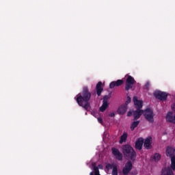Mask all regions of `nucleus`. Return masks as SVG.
<instances>
[{
    "label": "nucleus",
    "instance_id": "obj_4",
    "mask_svg": "<svg viewBox=\"0 0 175 175\" xmlns=\"http://www.w3.org/2000/svg\"><path fill=\"white\" fill-rule=\"evenodd\" d=\"M167 157L171 158V168L175 172V149L173 147L167 146L165 150Z\"/></svg>",
    "mask_w": 175,
    "mask_h": 175
},
{
    "label": "nucleus",
    "instance_id": "obj_1",
    "mask_svg": "<svg viewBox=\"0 0 175 175\" xmlns=\"http://www.w3.org/2000/svg\"><path fill=\"white\" fill-rule=\"evenodd\" d=\"M133 100L137 109V111L133 112L135 120L140 118V116L144 114L145 118H146L149 122H152L154 121V113H152V110L147 109L145 111H143V110H140V109L143 107V101L142 100L137 99V97L136 96L133 98Z\"/></svg>",
    "mask_w": 175,
    "mask_h": 175
},
{
    "label": "nucleus",
    "instance_id": "obj_3",
    "mask_svg": "<svg viewBox=\"0 0 175 175\" xmlns=\"http://www.w3.org/2000/svg\"><path fill=\"white\" fill-rule=\"evenodd\" d=\"M122 151L124 155L127 158H130L131 161H135V158H136V152L131 146L126 145L123 146Z\"/></svg>",
    "mask_w": 175,
    "mask_h": 175
},
{
    "label": "nucleus",
    "instance_id": "obj_8",
    "mask_svg": "<svg viewBox=\"0 0 175 175\" xmlns=\"http://www.w3.org/2000/svg\"><path fill=\"white\" fill-rule=\"evenodd\" d=\"M154 96L157 98V99H160V100H165L166 98H167V94L165 92L157 90L154 92Z\"/></svg>",
    "mask_w": 175,
    "mask_h": 175
},
{
    "label": "nucleus",
    "instance_id": "obj_9",
    "mask_svg": "<svg viewBox=\"0 0 175 175\" xmlns=\"http://www.w3.org/2000/svg\"><path fill=\"white\" fill-rule=\"evenodd\" d=\"M109 105H110L109 103V96H105L103 98V105L100 107V111H105V110L109 107Z\"/></svg>",
    "mask_w": 175,
    "mask_h": 175
},
{
    "label": "nucleus",
    "instance_id": "obj_15",
    "mask_svg": "<svg viewBox=\"0 0 175 175\" xmlns=\"http://www.w3.org/2000/svg\"><path fill=\"white\" fill-rule=\"evenodd\" d=\"M93 170H94V175H100L99 174V169L103 170V165L102 164L98 165V167L96 166V163H94L92 165Z\"/></svg>",
    "mask_w": 175,
    "mask_h": 175
},
{
    "label": "nucleus",
    "instance_id": "obj_2",
    "mask_svg": "<svg viewBox=\"0 0 175 175\" xmlns=\"http://www.w3.org/2000/svg\"><path fill=\"white\" fill-rule=\"evenodd\" d=\"M90 98H91V94L88 92V88H84L83 93L77 96V102L79 106H82L85 110H88L90 109V103H88Z\"/></svg>",
    "mask_w": 175,
    "mask_h": 175
},
{
    "label": "nucleus",
    "instance_id": "obj_22",
    "mask_svg": "<svg viewBox=\"0 0 175 175\" xmlns=\"http://www.w3.org/2000/svg\"><path fill=\"white\" fill-rule=\"evenodd\" d=\"M131 103V97L127 96L126 98V103L124 105H126V106H128V104Z\"/></svg>",
    "mask_w": 175,
    "mask_h": 175
},
{
    "label": "nucleus",
    "instance_id": "obj_23",
    "mask_svg": "<svg viewBox=\"0 0 175 175\" xmlns=\"http://www.w3.org/2000/svg\"><path fill=\"white\" fill-rule=\"evenodd\" d=\"M97 120L100 124H103V119L102 118H98Z\"/></svg>",
    "mask_w": 175,
    "mask_h": 175
},
{
    "label": "nucleus",
    "instance_id": "obj_11",
    "mask_svg": "<svg viewBox=\"0 0 175 175\" xmlns=\"http://www.w3.org/2000/svg\"><path fill=\"white\" fill-rule=\"evenodd\" d=\"M152 144V138L151 137H148L144 141V147L146 148V150H150L151 148Z\"/></svg>",
    "mask_w": 175,
    "mask_h": 175
},
{
    "label": "nucleus",
    "instance_id": "obj_5",
    "mask_svg": "<svg viewBox=\"0 0 175 175\" xmlns=\"http://www.w3.org/2000/svg\"><path fill=\"white\" fill-rule=\"evenodd\" d=\"M172 111L168 112L166 116V120L175 124V104L172 106Z\"/></svg>",
    "mask_w": 175,
    "mask_h": 175
},
{
    "label": "nucleus",
    "instance_id": "obj_26",
    "mask_svg": "<svg viewBox=\"0 0 175 175\" xmlns=\"http://www.w3.org/2000/svg\"><path fill=\"white\" fill-rule=\"evenodd\" d=\"M90 175H94V172H91Z\"/></svg>",
    "mask_w": 175,
    "mask_h": 175
},
{
    "label": "nucleus",
    "instance_id": "obj_21",
    "mask_svg": "<svg viewBox=\"0 0 175 175\" xmlns=\"http://www.w3.org/2000/svg\"><path fill=\"white\" fill-rule=\"evenodd\" d=\"M139 121H135L131 124V131H133L135 128H136V126L139 125Z\"/></svg>",
    "mask_w": 175,
    "mask_h": 175
},
{
    "label": "nucleus",
    "instance_id": "obj_18",
    "mask_svg": "<svg viewBox=\"0 0 175 175\" xmlns=\"http://www.w3.org/2000/svg\"><path fill=\"white\" fill-rule=\"evenodd\" d=\"M161 175H174V174H173L172 169L167 167L163 170Z\"/></svg>",
    "mask_w": 175,
    "mask_h": 175
},
{
    "label": "nucleus",
    "instance_id": "obj_10",
    "mask_svg": "<svg viewBox=\"0 0 175 175\" xmlns=\"http://www.w3.org/2000/svg\"><path fill=\"white\" fill-rule=\"evenodd\" d=\"M132 170V163L131 161L127 162L122 170V173L124 175L129 174V172Z\"/></svg>",
    "mask_w": 175,
    "mask_h": 175
},
{
    "label": "nucleus",
    "instance_id": "obj_6",
    "mask_svg": "<svg viewBox=\"0 0 175 175\" xmlns=\"http://www.w3.org/2000/svg\"><path fill=\"white\" fill-rule=\"evenodd\" d=\"M118 167V165L116 163H112V164L108 163L106 165V169L107 172H109L110 169L112 170V172H111L112 175H118V170H117Z\"/></svg>",
    "mask_w": 175,
    "mask_h": 175
},
{
    "label": "nucleus",
    "instance_id": "obj_17",
    "mask_svg": "<svg viewBox=\"0 0 175 175\" xmlns=\"http://www.w3.org/2000/svg\"><path fill=\"white\" fill-rule=\"evenodd\" d=\"M96 90L97 91V95L100 96V94H102V91H103V88H102V82H98L96 87Z\"/></svg>",
    "mask_w": 175,
    "mask_h": 175
},
{
    "label": "nucleus",
    "instance_id": "obj_27",
    "mask_svg": "<svg viewBox=\"0 0 175 175\" xmlns=\"http://www.w3.org/2000/svg\"><path fill=\"white\" fill-rule=\"evenodd\" d=\"M147 85H148V83H147V84L146 85V88H147Z\"/></svg>",
    "mask_w": 175,
    "mask_h": 175
},
{
    "label": "nucleus",
    "instance_id": "obj_7",
    "mask_svg": "<svg viewBox=\"0 0 175 175\" xmlns=\"http://www.w3.org/2000/svg\"><path fill=\"white\" fill-rule=\"evenodd\" d=\"M133 84H135V79L132 77L129 76L126 81V86H125L126 91H129V90H131V88L133 87Z\"/></svg>",
    "mask_w": 175,
    "mask_h": 175
},
{
    "label": "nucleus",
    "instance_id": "obj_14",
    "mask_svg": "<svg viewBox=\"0 0 175 175\" xmlns=\"http://www.w3.org/2000/svg\"><path fill=\"white\" fill-rule=\"evenodd\" d=\"M124 84V81L119 79L116 81H112L109 84V88H114V87H120V85H122Z\"/></svg>",
    "mask_w": 175,
    "mask_h": 175
},
{
    "label": "nucleus",
    "instance_id": "obj_13",
    "mask_svg": "<svg viewBox=\"0 0 175 175\" xmlns=\"http://www.w3.org/2000/svg\"><path fill=\"white\" fill-rule=\"evenodd\" d=\"M128 110V106L126 105H120L118 109V113L120 115H124L125 113H126V111Z\"/></svg>",
    "mask_w": 175,
    "mask_h": 175
},
{
    "label": "nucleus",
    "instance_id": "obj_25",
    "mask_svg": "<svg viewBox=\"0 0 175 175\" xmlns=\"http://www.w3.org/2000/svg\"><path fill=\"white\" fill-rule=\"evenodd\" d=\"M114 116H116V114H115L114 113H111L109 114V116H110V117H114Z\"/></svg>",
    "mask_w": 175,
    "mask_h": 175
},
{
    "label": "nucleus",
    "instance_id": "obj_16",
    "mask_svg": "<svg viewBox=\"0 0 175 175\" xmlns=\"http://www.w3.org/2000/svg\"><path fill=\"white\" fill-rule=\"evenodd\" d=\"M143 143H144V139H143V138H139L135 142V148H137V150H142Z\"/></svg>",
    "mask_w": 175,
    "mask_h": 175
},
{
    "label": "nucleus",
    "instance_id": "obj_12",
    "mask_svg": "<svg viewBox=\"0 0 175 175\" xmlns=\"http://www.w3.org/2000/svg\"><path fill=\"white\" fill-rule=\"evenodd\" d=\"M112 154L114 155V157L116 158V159H118V161L122 160V154L120 152V150L118 149L113 148H112Z\"/></svg>",
    "mask_w": 175,
    "mask_h": 175
},
{
    "label": "nucleus",
    "instance_id": "obj_20",
    "mask_svg": "<svg viewBox=\"0 0 175 175\" xmlns=\"http://www.w3.org/2000/svg\"><path fill=\"white\" fill-rule=\"evenodd\" d=\"M152 161H154V162H158L161 159V154L156 153L152 157Z\"/></svg>",
    "mask_w": 175,
    "mask_h": 175
},
{
    "label": "nucleus",
    "instance_id": "obj_24",
    "mask_svg": "<svg viewBox=\"0 0 175 175\" xmlns=\"http://www.w3.org/2000/svg\"><path fill=\"white\" fill-rule=\"evenodd\" d=\"M131 116H132V111H129L127 113V116H128V117H131Z\"/></svg>",
    "mask_w": 175,
    "mask_h": 175
},
{
    "label": "nucleus",
    "instance_id": "obj_19",
    "mask_svg": "<svg viewBox=\"0 0 175 175\" xmlns=\"http://www.w3.org/2000/svg\"><path fill=\"white\" fill-rule=\"evenodd\" d=\"M127 137H128V134H126V133H124L120 137V144H122V143H125L126 142Z\"/></svg>",
    "mask_w": 175,
    "mask_h": 175
}]
</instances>
